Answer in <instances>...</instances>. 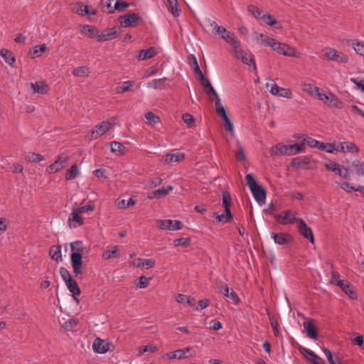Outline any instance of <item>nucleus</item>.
<instances>
[{
  "label": "nucleus",
  "mask_w": 364,
  "mask_h": 364,
  "mask_svg": "<svg viewBox=\"0 0 364 364\" xmlns=\"http://www.w3.org/2000/svg\"><path fill=\"white\" fill-rule=\"evenodd\" d=\"M245 181L255 200L259 205L264 204L267 197L265 190L257 183L254 176L250 173H247L245 176Z\"/></svg>",
  "instance_id": "1"
},
{
  "label": "nucleus",
  "mask_w": 364,
  "mask_h": 364,
  "mask_svg": "<svg viewBox=\"0 0 364 364\" xmlns=\"http://www.w3.org/2000/svg\"><path fill=\"white\" fill-rule=\"evenodd\" d=\"M321 56L325 60L334 61L338 63H347L349 60L347 55L331 47L323 48L321 51Z\"/></svg>",
  "instance_id": "2"
},
{
  "label": "nucleus",
  "mask_w": 364,
  "mask_h": 364,
  "mask_svg": "<svg viewBox=\"0 0 364 364\" xmlns=\"http://www.w3.org/2000/svg\"><path fill=\"white\" fill-rule=\"evenodd\" d=\"M317 99L331 108L342 109L343 105V102L331 92H325L321 90Z\"/></svg>",
  "instance_id": "3"
},
{
  "label": "nucleus",
  "mask_w": 364,
  "mask_h": 364,
  "mask_svg": "<svg viewBox=\"0 0 364 364\" xmlns=\"http://www.w3.org/2000/svg\"><path fill=\"white\" fill-rule=\"evenodd\" d=\"M115 119H109L103 121L101 124L95 127L90 133V140L97 139L108 132L114 124Z\"/></svg>",
  "instance_id": "4"
},
{
  "label": "nucleus",
  "mask_w": 364,
  "mask_h": 364,
  "mask_svg": "<svg viewBox=\"0 0 364 364\" xmlns=\"http://www.w3.org/2000/svg\"><path fill=\"white\" fill-rule=\"evenodd\" d=\"M272 49L279 54L284 56L298 58L299 55L296 49L287 44L276 41L272 45Z\"/></svg>",
  "instance_id": "5"
},
{
  "label": "nucleus",
  "mask_w": 364,
  "mask_h": 364,
  "mask_svg": "<svg viewBox=\"0 0 364 364\" xmlns=\"http://www.w3.org/2000/svg\"><path fill=\"white\" fill-rule=\"evenodd\" d=\"M274 218L278 223L282 225L297 223V220H299L297 218V214L293 213L291 210H287L280 214L275 215Z\"/></svg>",
  "instance_id": "6"
},
{
  "label": "nucleus",
  "mask_w": 364,
  "mask_h": 364,
  "mask_svg": "<svg viewBox=\"0 0 364 364\" xmlns=\"http://www.w3.org/2000/svg\"><path fill=\"white\" fill-rule=\"evenodd\" d=\"M68 162V157L65 155H60L55 161L46 168V172L52 174L63 168L65 164Z\"/></svg>",
  "instance_id": "7"
},
{
  "label": "nucleus",
  "mask_w": 364,
  "mask_h": 364,
  "mask_svg": "<svg viewBox=\"0 0 364 364\" xmlns=\"http://www.w3.org/2000/svg\"><path fill=\"white\" fill-rule=\"evenodd\" d=\"M297 228L304 238L309 240L312 244L314 242L313 232L311 229L307 226L303 219H299L297 220Z\"/></svg>",
  "instance_id": "8"
},
{
  "label": "nucleus",
  "mask_w": 364,
  "mask_h": 364,
  "mask_svg": "<svg viewBox=\"0 0 364 364\" xmlns=\"http://www.w3.org/2000/svg\"><path fill=\"white\" fill-rule=\"evenodd\" d=\"M217 34L230 46H237L238 45V38L233 33L228 31L225 28L222 26Z\"/></svg>",
  "instance_id": "9"
},
{
  "label": "nucleus",
  "mask_w": 364,
  "mask_h": 364,
  "mask_svg": "<svg viewBox=\"0 0 364 364\" xmlns=\"http://www.w3.org/2000/svg\"><path fill=\"white\" fill-rule=\"evenodd\" d=\"M181 222L179 220H161L158 222V225L161 230H181Z\"/></svg>",
  "instance_id": "10"
},
{
  "label": "nucleus",
  "mask_w": 364,
  "mask_h": 364,
  "mask_svg": "<svg viewBox=\"0 0 364 364\" xmlns=\"http://www.w3.org/2000/svg\"><path fill=\"white\" fill-rule=\"evenodd\" d=\"M191 348L186 347L183 349H178L165 354L164 357L168 360L178 359L181 360L188 358L186 354L190 352Z\"/></svg>",
  "instance_id": "11"
},
{
  "label": "nucleus",
  "mask_w": 364,
  "mask_h": 364,
  "mask_svg": "<svg viewBox=\"0 0 364 364\" xmlns=\"http://www.w3.org/2000/svg\"><path fill=\"white\" fill-rule=\"evenodd\" d=\"M109 343L105 341L96 338L92 344V349L95 353H105L109 350Z\"/></svg>",
  "instance_id": "12"
},
{
  "label": "nucleus",
  "mask_w": 364,
  "mask_h": 364,
  "mask_svg": "<svg viewBox=\"0 0 364 364\" xmlns=\"http://www.w3.org/2000/svg\"><path fill=\"white\" fill-rule=\"evenodd\" d=\"M223 196V206L225 208L226 215V221L229 222L232 219V214L230 211V201L231 196L228 191H223L222 193Z\"/></svg>",
  "instance_id": "13"
},
{
  "label": "nucleus",
  "mask_w": 364,
  "mask_h": 364,
  "mask_svg": "<svg viewBox=\"0 0 364 364\" xmlns=\"http://www.w3.org/2000/svg\"><path fill=\"white\" fill-rule=\"evenodd\" d=\"M269 152L272 156H276L279 155L289 156L288 144L278 143L270 148Z\"/></svg>",
  "instance_id": "14"
},
{
  "label": "nucleus",
  "mask_w": 364,
  "mask_h": 364,
  "mask_svg": "<svg viewBox=\"0 0 364 364\" xmlns=\"http://www.w3.org/2000/svg\"><path fill=\"white\" fill-rule=\"evenodd\" d=\"M201 85L208 99L210 101L213 102L214 97H218V94L212 86L210 80L208 79H205L203 81H202Z\"/></svg>",
  "instance_id": "15"
},
{
  "label": "nucleus",
  "mask_w": 364,
  "mask_h": 364,
  "mask_svg": "<svg viewBox=\"0 0 364 364\" xmlns=\"http://www.w3.org/2000/svg\"><path fill=\"white\" fill-rule=\"evenodd\" d=\"M272 237L274 242L279 245L289 244L291 241V236L287 233H272Z\"/></svg>",
  "instance_id": "16"
},
{
  "label": "nucleus",
  "mask_w": 364,
  "mask_h": 364,
  "mask_svg": "<svg viewBox=\"0 0 364 364\" xmlns=\"http://www.w3.org/2000/svg\"><path fill=\"white\" fill-rule=\"evenodd\" d=\"M185 154L175 151L173 153H168L164 156V161L166 164H169L173 162H179L184 159Z\"/></svg>",
  "instance_id": "17"
},
{
  "label": "nucleus",
  "mask_w": 364,
  "mask_h": 364,
  "mask_svg": "<svg viewBox=\"0 0 364 364\" xmlns=\"http://www.w3.org/2000/svg\"><path fill=\"white\" fill-rule=\"evenodd\" d=\"M336 285L338 286L351 299H356L357 295L355 292L350 288V285L348 282L343 279H338Z\"/></svg>",
  "instance_id": "18"
},
{
  "label": "nucleus",
  "mask_w": 364,
  "mask_h": 364,
  "mask_svg": "<svg viewBox=\"0 0 364 364\" xmlns=\"http://www.w3.org/2000/svg\"><path fill=\"white\" fill-rule=\"evenodd\" d=\"M348 46H351L356 54L364 57V41L358 39H351L348 41Z\"/></svg>",
  "instance_id": "19"
},
{
  "label": "nucleus",
  "mask_w": 364,
  "mask_h": 364,
  "mask_svg": "<svg viewBox=\"0 0 364 364\" xmlns=\"http://www.w3.org/2000/svg\"><path fill=\"white\" fill-rule=\"evenodd\" d=\"M220 292L225 296L232 299L236 304H238L240 302V299L237 296V294L234 291L231 290L227 284L221 285Z\"/></svg>",
  "instance_id": "20"
},
{
  "label": "nucleus",
  "mask_w": 364,
  "mask_h": 364,
  "mask_svg": "<svg viewBox=\"0 0 364 364\" xmlns=\"http://www.w3.org/2000/svg\"><path fill=\"white\" fill-rule=\"evenodd\" d=\"M77 210L70 214L68 218V224L70 228H76L83 224V221Z\"/></svg>",
  "instance_id": "21"
},
{
  "label": "nucleus",
  "mask_w": 364,
  "mask_h": 364,
  "mask_svg": "<svg viewBox=\"0 0 364 364\" xmlns=\"http://www.w3.org/2000/svg\"><path fill=\"white\" fill-rule=\"evenodd\" d=\"M359 151L358 147L352 142H339L338 152L343 153H356Z\"/></svg>",
  "instance_id": "22"
},
{
  "label": "nucleus",
  "mask_w": 364,
  "mask_h": 364,
  "mask_svg": "<svg viewBox=\"0 0 364 364\" xmlns=\"http://www.w3.org/2000/svg\"><path fill=\"white\" fill-rule=\"evenodd\" d=\"M117 32L114 28L105 30L101 33H99L97 41L103 42L111 41L116 38Z\"/></svg>",
  "instance_id": "23"
},
{
  "label": "nucleus",
  "mask_w": 364,
  "mask_h": 364,
  "mask_svg": "<svg viewBox=\"0 0 364 364\" xmlns=\"http://www.w3.org/2000/svg\"><path fill=\"white\" fill-rule=\"evenodd\" d=\"M302 90L313 97L317 98L321 92V89L311 83H303Z\"/></svg>",
  "instance_id": "24"
},
{
  "label": "nucleus",
  "mask_w": 364,
  "mask_h": 364,
  "mask_svg": "<svg viewBox=\"0 0 364 364\" xmlns=\"http://www.w3.org/2000/svg\"><path fill=\"white\" fill-rule=\"evenodd\" d=\"M168 80L167 77H162L154 79L146 83V87L154 88L155 90H163L166 88V82Z\"/></svg>",
  "instance_id": "25"
},
{
  "label": "nucleus",
  "mask_w": 364,
  "mask_h": 364,
  "mask_svg": "<svg viewBox=\"0 0 364 364\" xmlns=\"http://www.w3.org/2000/svg\"><path fill=\"white\" fill-rule=\"evenodd\" d=\"M31 87L34 94H46L48 90V85L44 81H38L31 83Z\"/></svg>",
  "instance_id": "26"
},
{
  "label": "nucleus",
  "mask_w": 364,
  "mask_h": 364,
  "mask_svg": "<svg viewBox=\"0 0 364 364\" xmlns=\"http://www.w3.org/2000/svg\"><path fill=\"white\" fill-rule=\"evenodd\" d=\"M80 32L97 41L99 30L96 27L90 25H82L80 26Z\"/></svg>",
  "instance_id": "27"
},
{
  "label": "nucleus",
  "mask_w": 364,
  "mask_h": 364,
  "mask_svg": "<svg viewBox=\"0 0 364 364\" xmlns=\"http://www.w3.org/2000/svg\"><path fill=\"white\" fill-rule=\"evenodd\" d=\"M173 190V187L171 186H168L166 187H162L161 188L155 190L148 194V198L149 199H154L156 198H160L161 196H166L170 191Z\"/></svg>",
  "instance_id": "28"
},
{
  "label": "nucleus",
  "mask_w": 364,
  "mask_h": 364,
  "mask_svg": "<svg viewBox=\"0 0 364 364\" xmlns=\"http://www.w3.org/2000/svg\"><path fill=\"white\" fill-rule=\"evenodd\" d=\"M157 52L154 47H150L146 50H140L138 53L137 58L139 60L150 59L156 55Z\"/></svg>",
  "instance_id": "29"
},
{
  "label": "nucleus",
  "mask_w": 364,
  "mask_h": 364,
  "mask_svg": "<svg viewBox=\"0 0 364 364\" xmlns=\"http://www.w3.org/2000/svg\"><path fill=\"white\" fill-rule=\"evenodd\" d=\"M304 328L309 338H312L314 340H316L317 338L316 331L314 326L312 319H309L307 321L304 322Z\"/></svg>",
  "instance_id": "30"
},
{
  "label": "nucleus",
  "mask_w": 364,
  "mask_h": 364,
  "mask_svg": "<svg viewBox=\"0 0 364 364\" xmlns=\"http://www.w3.org/2000/svg\"><path fill=\"white\" fill-rule=\"evenodd\" d=\"M0 55L4 59L5 62L11 67H14V63L16 62L15 56L12 54V53L6 49L2 48L0 49Z\"/></svg>",
  "instance_id": "31"
},
{
  "label": "nucleus",
  "mask_w": 364,
  "mask_h": 364,
  "mask_svg": "<svg viewBox=\"0 0 364 364\" xmlns=\"http://www.w3.org/2000/svg\"><path fill=\"white\" fill-rule=\"evenodd\" d=\"M138 19L139 18L136 14H131L122 16L120 23L124 27L131 26H134Z\"/></svg>",
  "instance_id": "32"
},
{
  "label": "nucleus",
  "mask_w": 364,
  "mask_h": 364,
  "mask_svg": "<svg viewBox=\"0 0 364 364\" xmlns=\"http://www.w3.org/2000/svg\"><path fill=\"white\" fill-rule=\"evenodd\" d=\"M277 41L272 38L269 37L267 35L259 33L256 36V42L258 44L269 46L272 48V45Z\"/></svg>",
  "instance_id": "33"
},
{
  "label": "nucleus",
  "mask_w": 364,
  "mask_h": 364,
  "mask_svg": "<svg viewBox=\"0 0 364 364\" xmlns=\"http://www.w3.org/2000/svg\"><path fill=\"white\" fill-rule=\"evenodd\" d=\"M351 169L356 176H364V162L360 160L355 159L351 164Z\"/></svg>",
  "instance_id": "34"
},
{
  "label": "nucleus",
  "mask_w": 364,
  "mask_h": 364,
  "mask_svg": "<svg viewBox=\"0 0 364 364\" xmlns=\"http://www.w3.org/2000/svg\"><path fill=\"white\" fill-rule=\"evenodd\" d=\"M176 301L178 304H187L190 306H195L196 304V300L194 298L182 294H179L176 296Z\"/></svg>",
  "instance_id": "35"
},
{
  "label": "nucleus",
  "mask_w": 364,
  "mask_h": 364,
  "mask_svg": "<svg viewBox=\"0 0 364 364\" xmlns=\"http://www.w3.org/2000/svg\"><path fill=\"white\" fill-rule=\"evenodd\" d=\"M65 284L69 291L72 293L75 299L77 300L76 296H79L80 294V289L77 282L75 280L72 279L66 282Z\"/></svg>",
  "instance_id": "36"
},
{
  "label": "nucleus",
  "mask_w": 364,
  "mask_h": 364,
  "mask_svg": "<svg viewBox=\"0 0 364 364\" xmlns=\"http://www.w3.org/2000/svg\"><path fill=\"white\" fill-rule=\"evenodd\" d=\"M111 151L117 156H120L124 154V145L117 141H113L110 143Z\"/></svg>",
  "instance_id": "37"
},
{
  "label": "nucleus",
  "mask_w": 364,
  "mask_h": 364,
  "mask_svg": "<svg viewBox=\"0 0 364 364\" xmlns=\"http://www.w3.org/2000/svg\"><path fill=\"white\" fill-rule=\"evenodd\" d=\"M320 150L325 151L329 154H336L338 153V143H323Z\"/></svg>",
  "instance_id": "38"
},
{
  "label": "nucleus",
  "mask_w": 364,
  "mask_h": 364,
  "mask_svg": "<svg viewBox=\"0 0 364 364\" xmlns=\"http://www.w3.org/2000/svg\"><path fill=\"white\" fill-rule=\"evenodd\" d=\"M49 255L52 259L58 261L61 259V248L60 246H53L50 249Z\"/></svg>",
  "instance_id": "39"
},
{
  "label": "nucleus",
  "mask_w": 364,
  "mask_h": 364,
  "mask_svg": "<svg viewBox=\"0 0 364 364\" xmlns=\"http://www.w3.org/2000/svg\"><path fill=\"white\" fill-rule=\"evenodd\" d=\"M304 151V145L295 143L294 144L288 145L289 156L294 155L301 153Z\"/></svg>",
  "instance_id": "40"
},
{
  "label": "nucleus",
  "mask_w": 364,
  "mask_h": 364,
  "mask_svg": "<svg viewBox=\"0 0 364 364\" xmlns=\"http://www.w3.org/2000/svg\"><path fill=\"white\" fill-rule=\"evenodd\" d=\"M303 143L308 144L311 148H317L321 149L323 142L319 141L311 137H307L303 139Z\"/></svg>",
  "instance_id": "41"
},
{
  "label": "nucleus",
  "mask_w": 364,
  "mask_h": 364,
  "mask_svg": "<svg viewBox=\"0 0 364 364\" xmlns=\"http://www.w3.org/2000/svg\"><path fill=\"white\" fill-rule=\"evenodd\" d=\"M90 73L89 68L85 66L75 68L73 70V74L77 77H87Z\"/></svg>",
  "instance_id": "42"
},
{
  "label": "nucleus",
  "mask_w": 364,
  "mask_h": 364,
  "mask_svg": "<svg viewBox=\"0 0 364 364\" xmlns=\"http://www.w3.org/2000/svg\"><path fill=\"white\" fill-rule=\"evenodd\" d=\"M158 350V348L154 344H149L146 346H143L139 348V355H142L145 353L149 352V353H154Z\"/></svg>",
  "instance_id": "43"
},
{
  "label": "nucleus",
  "mask_w": 364,
  "mask_h": 364,
  "mask_svg": "<svg viewBox=\"0 0 364 364\" xmlns=\"http://www.w3.org/2000/svg\"><path fill=\"white\" fill-rule=\"evenodd\" d=\"M79 174L77 166L76 164L73 165L65 174L67 180H73Z\"/></svg>",
  "instance_id": "44"
},
{
  "label": "nucleus",
  "mask_w": 364,
  "mask_h": 364,
  "mask_svg": "<svg viewBox=\"0 0 364 364\" xmlns=\"http://www.w3.org/2000/svg\"><path fill=\"white\" fill-rule=\"evenodd\" d=\"M241 42L238 39V45L237 46H231L233 49V54L237 59L240 60L245 54L246 52L240 48Z\"/></svg>",
  "instance_id": "45"
},
{
  "label": "nucleus",
  "mask_w": 364,
  "mask_h": 364,
  "mask_svg": "<svg viewBox=\"0 0 364 364\" xmlns=\"http://www.w3.org/2000/svg\"><path fill=\"white\" fill-rule=\"evenodd\" d=\"M168 4H169V6L171 7V14H173V16H179L180 14H181V10L179 9L178 6V1L177 0H167Z\"/></svg>",
  "instance_id": "46"
},
{
  "label": "nucleus",
  "mask_w": 364,
  "mask_h": 364,
  "mask_svg": "<svg viewBox=\"0 0 364 364\" xmlns=\"http://www.w3.org/2000/svg\"><path fill=\"white\" fill-rule=\"evenodd\" d=\"M240 60L249 66L253 65L254 68L256 69V64L255 63L252 54L246 53V54L240 59Z\"/></svg>",
  "instance_id": "47"
},
{
  "label": "nucleus",
  "mask_w": 364,
  "mask_h": 364,
  "mask_svg": "<svg viewBox=\"0 0 364 364\" xmlns=\"http://www.w3.org/2000/svg\"><path fill=\"white\" fill-rule=\"evenodd\" d=\"M134 204L135 201L130 198L127 200L122 199L118 201L117 206L120 209H126L130 206H133Z\"/></svg>",
  "instance_id": "48"
},
{
  "label": "nucleus",
  "mask_w": 364,
  "mask_h": 364,
  "mask_svg": "<svg viewBox=\"0 0 364 364\" xmlns=\"http://www.w3.org/2000/svg\"><path fill=\"white\" fill-rule=\"evenodd\" d=\"M70 249L72 252H80V254H82L84 247L82 245V241L77 240L74 242L70 243Z\"/></svg>",
  "instance_id": "49"
},
{
  "label": "nucleus",
  "mask_w": 364,
  "mask_h": 364,
  "mask_svg": "<svg viewBox=\"0 0 364 364\" xmlns=\"http://www.w3.org/2000/svg\"><path fill=\"white\" fill-rule=\"evenodd\" d=\"M266 88L269 91V92L275 96H278L279 92H280V88L276 83H266Z\"/></svg>",
  "instance_id": "50"
},
{
  "label": "nucleus",
  "mask_w": 364,
  "mask_h": 364,
  "mask_svg": "<svg viewBox=\"0 0 364 364\" xmlns=\"http://www.w3.org/2000/svg\"><path fill=\"white\" fill-rule=\"evenodd\" d=\"M134 81H125L123 85L116 88L118 93H124L130 90V87L134 85Z\"/></svg>",
  "instance_id": "51"
},
{
  "label": "nucleus",
  "mask_w": 364,
  "mask_h": 364,
  "mask_svg": "<svg viewBox=\"0 0 364 364\" xmlns=\"http://www.w3.org/2000/svg\"><path fill=\"white\" fill-rule=\"evenodd\" d=\"M247 11L256 18H261L262 16V11L253 5H250L247 7Z\"/></svg>",
  "instance_id": "52"
},
{
  "label": "nucleus",
  "mask_w": 364,
  "mask_h": 364,
  "mask_svg": "<svg viewBox=\"0 0 364 364\" xmlns=\"http://www.w3.org/2000/svg\"><path fill=\"white\" fill-rule=\"evenodd\" d=\"M72 265H82V254L72 252L70 255Z\"/></svg>",
  "instance_id": "53"
},
{
  "label": "nucleus",
  "mask_w": 364,
  "mask_h": 364,
  "mask_svg": "<svg viewBox=\"0 0 364 364\" xmlns=\"http://www.w3.org/2000/svg\"><path fill=\"white\" fill-rule=\"evenodd\" d=\"M46 50V46L45 44H42L40 46H36L33 48L32 58H36L43 53Z\"/></svg>",
  "instance_id": "54"
},
{
  "label": "nucleus",
  "mask_w": 364,
  "mask_h": 364,
  "mask_svg": "<svg viewBox=\"0 0 364 364\" xmlns=\"http://www.w3.org/2000/svg\"><path fill=\"white\" fill-rule=\"evenodd\" d=\"M118 250V246L114 245L112 250H107L102 254V257L105 259H109L112 258L113 257L117 256V252Z\"/></svg>",
  "instance_id": "55"
},
{
  "label": "nucleus",
  "mask_w": 364,
  "mask_h": 364,
  "mask_svg": "<svg viewBox=\"0 0 364 364\" xmlns=\"http://www.w3.org/2000/svg\"><path fill=\"white\" fill-rule=\"evenodd\" d=\"M147 122L151 125H154L159 122V118L155 115L153 112H148L145 114Z\"/></svg>",
  "instance_id": "56"
},
{
  "label": "nucleus",
  "mask_w": 364,
  "mask_h": 364,
  "mask_svg": "<svg viewBox=\"0 0 364 364\" xmlns=\"http://www.w3.org/2000/svg\"><path fill=\"white\" fill-rule=\"evenodd\" d=\"M224 121H225L224 128H225V131L230 132L231 136H233L235 134L233 124L232 123V122L230 121L229 117L224 119Z\"/></svg>",
  "instance_id": "57"
},
{
  "label": "nucleus",
  "mask_w": 364,
  "mask_h": 364,
  "mask_svg": "<svg viewBox=\"0 0 364 364\" xmlns=\"http://www.w3.org/2000/svg\"><path fill=\"white\" fill-rule=\"evenodd\" d=\"M150 278H148L145 276H141L139 277V282L136 284V286L140 289H144L148 287L149 284Z\"/></svg>",
  "instance_id": "58"
},
{
  "label": "nucleus",
  "mask_w": 364,
  "mask_h": 364,
  "mask_svg": "<svg viewBox=\"0 0 364 364\" xmlns=\"http://www.w3.org/2000/svg\"><path fill=\"white\" fill-rule=\"evenodd\" d=\"M60 274L65 283L73 279L68 270L64 267H60Z\"/></svg>",
  "instance_id": "59"
},
{
  "label": "nucleus",
  "mask_w": 364,
  "mask_h": 364,
  "mask_svg": "<svg viewBox=\"0 0 364 364\" xmlns=\"http://www.w3.org/2000/svg\"><path fill=\"white\" fill-rule=\"evenodd\" d=\"M338 185L342 190H343L346 192H348V193L355 191V186H354L347 182L338 183Z\"/></svg>",
  "instance_id": "60"
},
{
  "label": "nucleus",
  "mask_w": 364,
  "mask_h": 364,
  "mask_svg": "<svg viewBox=\"0 0 364 364\" xmlns=\"http://www.w3.org/2000/svg\"><path fill=\"white\" fill-rule=\"evenodd\" d=\"M278 96L287 99H291L292 97V92L290 89L281 87Z\"/></svg>",
  "instance_id": "61"
},
{
  "label": "nucleus",
  "mask_w": 364,
  "mask_h": 364,
  "mask_svg": "<svg viewBox=\"0 0 364 364\" xmlns=\"http://www.w3.org/2000/svg\"><path fill=\"white\" fill-rule=\"evenodd\" d=\"M7 170L15 173H21L23 171V167L20 164H13L7 168Z\"/></svg>",
  "instance_id": "62"
},
{
  "label": "nucleus",
  "mask_w": 364,
  "mask_h": 364,
  "mask_svg": "<svg viewBox=\"0 0 364 364\" xmlns=\"http://www.w3.org/2000/svg\"><path fill=\"white\" fill-rule=\"evenodd\" d=\"M261 18L263 19L264 22L269 26H273L277 23V21L273 18L270 14H262Z\"/></svg>",
  "instance_id": "63"
},
{
  "label": "nucleus",
  "mask_w": 364,
  "mask_h": 364,
  "mask_svg": "<svg viewBox=\"0 0 364 364\" xmlns=\"http://www.w3.org/2000/svg\"><path fill=\"white\" fill-rule=\"evenodd\" d=\"M350 81L354 83L356 88L364 92V80L358 78H350Z\"/></svg>",
  "instance_id": "64"
}]
</instances>
